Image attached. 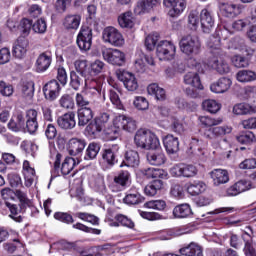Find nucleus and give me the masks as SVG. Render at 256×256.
<instances>
[{
	"mask_svg": "<svg viewBox=\"0 0 256 256\" xmlns=\"http://www.w3.org/2000/svg\"><path fill=\"white\" fill-rule=\"evenodd\" d=\"M207 47L210 49L211 56L208 59L207 65L214 69L220 75H225L231 71L229 64L225 61L227 53L221 48V39L212 36L207 41Z\"/></svg>",
	"mask_w": 256,
	"mask_h": 256,
	"instance_id": "nucleus-1",
	"label": "nucleus"
},
{
	"mask_svg": "<svg viewBox=\"0 0 256 256\" xmlns=\"http://www.w3.org/2000/svg\"><path fill=\"white\" fill-rule=\"evenodd\" d=\"M134 143L139 149H145L149 151L151 149H159V138L155 133L148 129L137 130L134 136Z\"/></svg>",
	"mask_w": 256,
	"mask_h": 256,
	"instance_id": "nucleus-2",
	"label": "nucleus"
},
{
	"mask_svg": "<svg viewBox=\"0 0 256 256\" xmlns=\"http://www.w3.org/2000/svg\"><path fill=\"white\" fill-rule=\"evenodd\" d=\"M179 47L184 55H187L188 57L199 55V53H201V42L197 36H183L179 42Z\"/></svg>",
	"mask_w": 256,
	"mask_h": 256,
	"instance_id": "nucleus-3",
	"label": "nucleus"
},
{
	"mask_svg": "<svg viewBox=\"0 0 256 256\" xmlns=\"http://www.w3.org/2000/svg\"><path fill=\"white\" fill-rule=\"evenodd\" d=\"M102 39L104 43H109L113 47H123L125 45L123 34L113 26H108L103 30Z\"/></svg>",
	"mask_w": 256,
	"mask_h": 256,
	"instance_id": "nucleus-4",
	"label": "nucleus"
},
{
	"mask_svg": "<svg viewBox=\"0 0 256 256\" xmlns=\"http://www.w3.org/2000/svg\"><path fill=\"white\" fill-rule=\"evenodd\" d=\"M104 61L116 67H123L127 62V56L119 49L107 48L102 51Z\"/></svg>",
	"mask_w": 256,
	"mask_h": 256,
	"instance_id": "nucleus-5",
	"label": "nucleus"
},
{
	"mask_svg": "<svg viewBox=\"0 0 256 256\" xmlns=\"http://www.w3.org/2000/svg\"><path fill=\"white\" fill-rule=\"evenodd\" d=\"M176 52L177 48L171 41L162 40L156 46V55L160 61H172Z\"/></svg>",
	"mask_w": 256,
	"mask_h": 256,
	"instance_id": "nucleus-6",
	"label": "nucleus"
},
{
	"mask_svg": "<svg viewBox=\"0 0 256 256\" xmlns=\"http://www.w3.org/2000/svg\"><path fill=\"white\" fill-rule=\"evenodd\" d=\"M76 43L80 51H89L93 45V29L87 25H82L77 35Z\"/></svg>",
	"mask_w": 256,
	"mask_h": 256,
	"instance_id": "nucleus-7",
	"label": "nucleus"
},
{
	"mask_svg": "<svg viewBox=\"0 0 256 256\" xmlns=\"http://www.w3.org/2000/svg\"><path fill=\"white\" fill-rule=\"evenodd\" d=\"M117 77L119 81L123 83L127 91L133 92L139 89V81L137 80V77H135V74L123 70L117 72Z\"/></svg>",
	"mask_w": 256,
	"mask_h": 256,
	"instance_id": "nucleus-8",
	"label": "nucleus"
},
{
	"mask_svg": "<svg viewBox=\"0 0 256 256\" xmlns=\"http://www.w3.org/2000/svg\"><path fill=\"white\" fill-rule=\"evenodd\" d=\"M117 155H119V145L114 144L102 149L101 157L103 163H106L108 167H114L117 163Z\"/></svg>",
	"mask_w": 256,
	"mask_h": 256,
	"instance_id": "nucleus-9",
	"label": "nucleus"
},
{
	"mask_svg": "<svg viewBox=\"0 0 256 256\" xmlns=\"http://www.w3.org/2000/svg\"><path fill=\"white\" fill-rule=\"evenodd\" d=\"M172 175L175 177H186V178H191L195 177L197 173H199V170H197V167L191 164H179L175 165L172 168Z\"/></svg>",
	"mask_w": 256,
	"mask_h": 256,
	"instance_id": "nucleus-10",
	"label": "nucleus"
},
{
	"mask_svg": "<svg viewBox=\"0 0 256 256\" xmlns=\"http://www.w3.org/2000/svg\"><path fill=\"white\" fill-rule=\"evenodd\" d=\"M200 23L203 33H211L215 27V16L213 12L207 8L200 12Z\"/></svg>",
	"mask_w": 256,
	"mask_h": 256,
	"instance_id": "nucleus-11",
	"label": "nucleus"
},
{
	"mask_svg": "<svg viewBox=\"0 0 256 256\" xmlns=\"http://www.w3.org/2000/svg\"><path fill=\"white\" fill-rule=\"evenodd\" d=\"M43 93L45 99L48 101H55V99H57L61 93V85H59L57 80H51L44 85Z\"/></svg>",
	"mask_w": 256,
	"mask_h": 256,
	"instance_id": "nucleus-12",
	"label": "nucleus"
},
{
	"mask_svg": "<svg viewBox=\"0 0 256 256\" xmlns=\"http://www.w3.org/2000/svg\"><path fill=\"white\" fill-rule=\"evenodd\" d=\"M51 63H53V54L51 51L42 52L36 59L35 65L37 72L45 73L51 67Z\"/></svg>",
	"mask_w": 256,
	"mask_h": 256,
	"instance_id": "nucleus-13",
	"label": "nucleus"
},
{
	"mask_svg": "<svg viewBox=\"0 0 256 256\" xmlns=\"http://www.w3.org/2000/svg\"><path fill=\"white\" fill-rule=\"evenodd\" d=\"M85 147H87V141L85 139L72 138L68 142V153L72 157H77L83 154Z\"/></svg>",
	"mask_w": 256,
	"mask_h": 256,
	"instance_id": "nucleus-14",
	"label": "nucleus"
},
{
	"mask_svg": "<svg viewBox=\"0 0 256 256\" xmlns=\"http://www.w3.org/2000/svg\"><path fill=\"white\" fill-rule=\"evenodd\" d=\"M116 127L128 133H133L137 129V121L131 117L120 115L116 119Z\"/></svg>",
	"mask_w": 256,
	"mask_h": 256,
	"instance_id": "nucleus-15",
	"label": "nucleus"
},
{
	"mask_svg": "<svg viewBox=\"0 0 256 256\" xmlns=\"http://www.w3.org/2000/svg\"><path fill=\"white\" fill-rule=\"evenodd\" d=\"M57 124L60 129H64L66 131L75 129V125H77V121L75 120V112H67L58 117Z\"/></svg>",
	"mask_w": 256,
	"mask_h": 256,
	"instance_id": "nucleus-16",
	"label": "nucleus"
},
{
	"mask_svg": "<svg viewBox=\"0 0 256 256\" xmlns=\"http://www.w3.org/2000/svg\"><path fill=\"white\" fill-rule=\"evenodd\" d=\"M163 144L168 155L179 153V138L168 134L163 138Z\"/></svg>",
	"mask_w": 256,
	"mask_h": 256,
	"instance_id": "nucleus-17",
	"label": "nucleus"
},
{
	"mask_svg": "<svg viewBox=\"0 0 256 256\" xmlns=\"http://www.w3.org/2000/svg\"><path fill=\"white\" fill-rule=\"evenodd\" d=\"M27 47H29V40L25 36H20L15 42L13 47V55L17 59H21L27 53Z\"/></svg>",
	"mask_w": 256,
	"mask_h": 256,
	"instance_id": "nucleus-18",
	"label": "nucleus"
},
{
	"mask_svg": "<svg viewBox=\"0 0 256 256\" xmlns=\"http://www.w3.org/2000/svg\"><path fill=\"white\" fill-rule=\"evenodd\" d=\"M210 177L213 180V185H215V187L229 183V172H227V170L214 169L210 172Z\"/></svg>",
	"mask_w": 256,
	"mask_h": 256,
	"instance_id": "nucleus-19",
	"label": "nucleus"
},
{
	"mask_svg": "<svg viewBox=\"0 0 256 256\" xmlns=\"http://www.w3.org/2000/svg\"><path fill=\"white\" fill-rule=\"evenodd\" d=\"M140 158L139 152L135 150H128L124 155V160L120 164V167H139Z\"/></svg>",
	"mask_w": 256,
	"mask_h": 256,
	"instance_id": "nucleus-20",
	"label": "nucleus"
},
{
	"mask_svg": "<svg viewBox=\"0 0 256 256\" xmlns=\"http://www.w3.org/2000/svg\"><path fill=\"white\" fill-rule=\"evenodd\" d=\"M63 27L67 31H77L79 25H81V15L79 14H69L63 19Z\"/></svg>",
	"mask_w": 256,
	"mask_h": 256,
	"instance_id": "nucleus-21",
	"label": "nucleus"
},
{
	"mask_svg": "<svg viewBox=\"0 0 256 256\" xmlns=\"http://www.w3.org/2000/svg\"><path fill=\"white\" fill-rule=\"evenodd\" d=\"M147 161L150 165L160 167V165H165L167 157L165 156L163 150H157L156 148L155 151L149 152L147 154Z\"/></svg>",
	"mask_w": 256,
	"mask_h": 256,
	"instance_id": "nucleus-22",
	"label": "nucleus"
},
{
	"mask_svg": "<svg viewBox=\"0 0 256 256\" xmlns=\"http://www.w3.org/2000/svg\"><path fill=\"white\" fill-rule=\"evenodd\" d=\"M232 83L231 79L222 77L217 82L210 85V91H212V93H226V91L231 89Z\"/></svg>",
	"mask_w": 256,
	"mask_h": 256,
	"instance_id": "nucleus-23",
	"label": "nucleus"
},
{
	"mask_svg": "<svg viewBox=\"0 0 256 256\" xmlns=\"http://www.w3.org/2000/svg\"><path fill=\"white\" fill-rule=\"evenodd\" d=\"M219 9L221 15H223V17H228L229 19H233V17H237V15L241 13V9L237 4L221 3Z\"/></svg>",
	"mask_w": 256,
	"mask_h": 256,
	"instance_id": "nucleus-24",
	"label": "nucleus"
},
{
	"mask_svg": "<svg viewBox=\"0 0 256 256\" xmlns=\"http://www.w3.org/2000/svg\"><path fill=\"white\" fill-rule=\"evenodd\" d=\"M163 4L165 7H172L169 11L170 17H177L185 11V2L177 0H164Z\"/></svg>",
	"mask_w": 256,
	"mask_h": 256,
	"instance_id": "nucleus-25",
	"label": "nucleus"
},
{
	"mask_svg": "<svg viewBox=\"0 0 256 256\" xmlns=\"http://www.w3.org/2000/svg\"><path fill=\"white\" fill-rule=\"evenodd\" d=\"M77 117L78 126L85 127L93 119V110L91 108H78Z\"/></svg>",
	"mask_w": 256,
	"mask_h": 256,
	"instance_id": "nucleus-26",
	"label": "nucleus"
},
{
	"mask_svg": "<svg viewBox=\"0 0 256 256\" xmlns=\"http://www.w3.org/2000/svg\"><path fill=\"white\" fill-rule=\"evenodd\" d=\"M83 83H85V87H88L89 79L85 76L79 75L75 71L70 72V87H72L74 91H79Z\"/></svg>",
	"mask_w": 256,
	"mask_h": 256,
	"instance_id": "nucleus-27",
	"label": "nucleus"
},
{
	"mask_svg": "<svg viewBox=\"0 0 256 256\" xmlns=\"http://www.w3.org/2000/svg\"><path fill=\"white\" fill-rule=\"evenodd\" d=\"M5 205L10 211L9 218L13 219V221L16 223H23V216H21V211L25 209V206H23V204L18 206L16 204H11L10 202H5Z\"/></svg>",
	"mask_w": 256,
	"mask_h": 256,
	"instance_id": "nucleus-28",
	"label": "nucleus"
},
{
	"mask_svg": "<svg viewBox=\"0 0 256 256\" xmlns=\"http://www.w3.org/2000/svg\"><path fill=\"white\" fill-rule=\"evenodd\" d=\"M123 201L126 205H139V203L145 201V197H143L137 189H130L127 191Z\"/></svg>",
	"mask_w": 256,
	"mask_h": 256,
	"instance_id": "nucleus-29",
	"label": "nucleus"
},
{
	"mask_svg": "<svg viewBox=\"0 0 256 256\" xmlns=\"http://www.w3.org/2000/svg\"><path fill=\"white\" fill-rule=\"evenodd\" d=\"M180 254L184 256H203V247L195 242H191L188 246L180 249Z\"/></svg>",
	"mask_w": 256,
	"mask_h": 256,
	"instance_id": "nucleus-30",
	"label": "nucleus"
},
{
	"mask_svg": "<svg viewBox=\"0 0 256 256\" xmlns=\"http://www.w3.org/2000/svg\"><path fill=\"white\" fill-rule=\"evenodd\" d=\"M242 241H244L243 253L245 256H256V250L253 246V237L249 233L244 232L241 235Z\"/></svg>",
	"mask_w": 256,
	"mask_h": 256,
	"instance_id": "nucleus-31",
	"label": "nucleus"
},
{
	"mask_svg": "<svg viewBox=\"0 0 256 256\" xmlns=\"http://www.w3.org/2000/svg\"><path fill=\"white\" fill-rule=\"evenodd\" d=\"M227 133H231V128L228 126H217L208 129L204 135L206 139H215L217 137H223V135H227Z\"/></svg>",
	"mask_w": 256,
	"mask_h": 256,
	"instance_id": "nucleus-32",
	"label": "nucleus"
},
{
	"mask_svg": "<svg viewBox=\"0 0 256 256\" xmlns=\"http://www.w3.org/2000/svg\"><path fill=\"white\" fill-rule=\"evenodd\" d=\"M163 189V180L156 179L147 184L144 188V193L148 197H155L159 191Z\"/></svg>",
	"mask_w": 256,
	"mask_h": 256,
	"instance_id": "nucleus-33",
	"label": "nucleus"
},
{
	"mask_svg": "<svg viewBox=\"0 0 256 256\" xmlns=\"http://www.w3.org/2000/svg\"><path fill=\"white\" fill-rule=\"evenodd\" d=\"M173 215L176 219H187L193 215V210L189 204H180L173 209Z\"/></svg>",
	"mask_w": 256,
	"mask_h": 256,
	"instance_id": "nucleus-34",
	"label": "nucleus"
},
{
	"mask_svg": "<svg viewBox=\"0 0 256 256\" xmlns=\"http://www.w3.org/2000/svg\"><path fill=\"white\" fill-rule=\"evenodd\" d=\"M184 83L185 85H190L194 87V89L203 90V84H201V78L197 72H188L184 75Z\"/></svg>",
	"mask_w": 256,
	"mask_h": 256,
	"instance_id": "nucleus-35",
	"label": "nucleus"
},
{
	"mask_svg": "<svg viewBox=\"0 0 256 256\" xmlns=\"http://www.w3.org/2000/svg\"><path fill=\"white\" fill-rule=\"evenodd\" d=\"M161 0H140L137 2L135 13L141 15V13H149L157 3Z\"/></svg>",
	"mask_w": 256,
	"mask_h": 256,
	"instance_id": "nucleus-36",
	"label": "nucleus"
},
{
	"mask_svg": "<svg viewBox=\"0 0 256 256\" xmlns=\"http://www.w3.org/2000/svg\"><path fill=\"white\" fill-rule=\"evenodd\" d=\"M118 23L122 29H133L135 25V20L133 18V12L128 11L121 14L118 17Z\"/></svg>",
	"mask_w": 256,
	"mask_h": 256,
	"instance_id": "nucleus-37",
	"label": "nucleus"
},
{
	"mask_svg": "<svg viewBox=\"0 0 256 256\" xmlns=\"http://www.w3.org/2000/svg\"><path fill=\"white\" fill-rule=\"evenodd\" d=\"M99 151H101V145L97 142L90 143L85 151L84 160L85 161H93V159H97V155H99Z\"/></svg>",
	"mask_w": 256,
	"mask_h": 256,
	"instance_id": "nucleus-38",
	"label": "nucleus"
},
{
	"mask_svg": "<svg viewBox=\"0 0 256 256\" xmlns=\"http://www.w3.org/2000/svg\"><path fill=\"white\" fill-rule=\"evenodd\" d=\"M205 189H207V185H205L203 181L195 180L188 185L187 192L192 196H196L201 195Z\"/></svg>",
	"mask_w": 256,
	"mask_h": 256,
	"instance_id": "nucleus-39",
	"label": "nucleus"
},
{
	"mask_svg": "<svg viewBox=\"0 0 256 256\" xmlns=\"http://www.w3.org/2000/svg\"><path fill=\"white\" fill-rule=\"evenodd\" d=\"M147 91L149 95H154L157 101H165L167 97L165 94V89L159 87V84L156 83L150 84Z\"/></svg>",
	"mask_w": 256,
	"mask_h": 256,
	"instance_id": "nucleus-40",
	"label": "nucleus"
},
{
	"mask_svg": "<svg viewBox=\"0 0 256 256\" xmlns=\"http://www.w3.org/2000/svg\"><path fill=\"white\" fill-rule=\"evenodd\" d=\"M114 183L120 187H127L131 183V173L127 170H122L114 177Z\"/></svg>",
	"mask_w": 256,
	"mask_h": 256,
	"instance_id": "nucleus-41",
	"label": "nucleus"
},
{
	"mask_svg": "<svg viewBox=\"0 0 256 256\" xmlns=\"http://www.w3.org/2000/svg\"><path fill=\"white\" fill-rule=\"evenodd\" d=\"M234 115H251L255 113V108L247 103H239L233 107Z\"/></svg>",
	"mask_w": 256,
	"mask_h": 256,
	"instance_id": "nucleus-42",
	"label": "nucleus"
},
{
	"mask_svg": "<svg viewBox=\"0 0 256 256\" xmlns=\"http://www.w3.org/2000/svg\"><path fill=\"white\" fill-rule=\"evenodd\" d=\"M236 79L240 83H249L256 80V73L251 70H240L236 74Z\"/></svg>",
	"mask_w": 256,
	"mask_h": 256,
	"instance_id": "nucleus-43",
	"label": "nucleus"
},
{
	"mask_svg": "<svg viewBox=\"0 0 256 256\" xmlns=\"http://www.w3.org/2000/svg\"><path fill=\"white\" fill-rule=\"evenodd\" d=\"M21 91L23 97L33 99V95H35V82L31 80L23 82Z\"/></svg>",
	"mask_w": 256,
	"mask_h": 256,
	"instance_id": "nucleus-44",
	"label": "nucleus"
},
{
	"mask_svg": "<svg viewBox=\"0 0 256 256\" xmlns=\"http://www.w3.org/2000/svg\"><path fill=\"white\" fill-rule=\"evenodd\" d=\"M75 165H77V161H75L73 157H66L60 169L62 175H69V173L75 169Z\"/></svg>",
	"mask_w": 256,
	"mask_h": 256,
	"instance_id": "nucleus-45",
	"label": "nucleus"
},
{
	"mask_svg": "<svg viewBox=\"0 0 256 256\" xmlns=\"http://www.w3.org/2000/svg\"><path fill=\"white\" fill-rule=\"evenodd\" d=\"M86 95L85 91L76 94L75 101L79 109H91V107H89V105H91V101L87 99Z\"/></svg>",
	"mask_w": 256,
	"mask_h": 256,
	"instance_id": "nucleus-46",
	"label": "nucleus"
},
{
	"mask_svg": "<svg viewBox=\"0 0 256 256\" xmlns=\"http://www.w3.org/2000/svg\"><path fill=\"white\" fill-rule=\"evenodd\" d=\"M198 121H200L203 127H215V125H221L223 123V119H215L209 116H199Z\"/></svg>",
	"mask_w": 256,
	"mask_h": 256,
	"instance_id": "nucleus-47",
	"label": "nucleus"
},
{
	"mask_svg": "<svg viewBox=\"0 0 256 256\" xmlns=\"http://www.w3.org/2000/svg\"><path fill=\"white\" fill-rule=\"evenodd\" d=\"M202 107L205 111H208V113H217L221 110V105L216 102L215 100H204L202 102Z\"/></svg>",
	"mask_w": 256,
	"mask_h": 256,
	"instance_id": "nucleus-48",
	"label": "nucleus"
},
{
	"mask_svg": "<svg viewBox=\"0 0 256 256\" xmlns=\"http://www.w3.org/2000/svg\"><path fill=\"white\" fill-rule=\"evenodd\" d=\"M238 143H241V145H249L250 143H255L256 138L255 134L251 131L243 132L239 136L236 137Z\"/></svg>",
	"mask_w": 256,
	"mask_h": 256,
	"instance_id": "nucleus-49",
	"label": "nucleus"
},
{
	"mask_svg": "<svg viewBox=\"0 0 256 256\" xmlns=\"http://www.w3.org/2000/svg\"><path fill=\"white\" fill-rule=\"evenodd\" d=\"M76 73L81 75L82 77H87L89 75V65L87 64V60H77L74 63Z\"/></svg>",
	"mask_w": 256,
	"mask_h": 256,
	"instance_id": "nucleus-50",
	"label": "nucleus"
},
{
	"mask_svg": "<svg viewBox=\"0 0 256 256\" xmlns=\"http://www.w3.org/2000/svg\"><path fill=\"white\" fill-rule=\"evenodd\" d=\"M32 31H34V33H38L39 35L45 34L47 32V21H45L44 18L36 20L32 24Z\"/></svg>",
	"mask_w": 256,
	"mask_h": 256,
	"instance_id": "nucleus-51",
	"label": "nucleus"
},
{
	"mask_svg": "<svg viewBox=\"0 0 256 256\" xmlns=\"http://www.w3.org/2000/svg\"><path fill=\"white\" fill-rule=\"evenodd\" d=\"M54 219H56V221H60L61 223H65L66 225L75 223L73 216L67 212H55Z\"/></svg>",
	"mask_w": 256,
	"mask_h": 256,
	"instance_id": "nucleus-52",
	"label": "nucleus"
},
{
	"mask_svg": "<svg viewBox=\"0 0 256 256\" xmlns=\"http://www.w3.org/2000/svg\"><path fill=\"white\" fill-rule=\"evenodd\" d=\"M59 105L63 109H75V101L69 94H64L59 99Z\"/></svg>",
	"mask_w": 256,
	"mask_h": 256,
	"instance_id": "nucleus-53",
	"label": "nucleus"
},
{
	"mask_svg": "<svg viewBox=\"0 0 256 256\" xmlns=\"http://www.w3.org/2000/svg\"><path fill=\"white\" fill-rule=\"evenodd\" d=\"M144 207H147L148 209H155L156 211H165L167 202H165V200H152L146 202Z\"/></svg>",
	"mask_w": 256,
	"mask_h": 256,
	"instance_id": "nucleus-54",
	"label": "nucleus"
},
{
	"mask_svg": "<svg viewBox=\"0 0 256 256\" xmlns=\"http://www.w3.org/2000/svg\"><path fill=\"white\" fill-rule=\"evenodd\" d=\"M115 221H118L122 227H127L128 229H134L135 228V222L131 220V218L127 217L123 214H117L114 217Z\"/></svg>",
	"mask_w": 256,
	"mask_h": 256,
	"instance_id": "nucleus-55",
	"label": "nucleus"
},
{
	"mask_svg": "<svg viewBox=\"0 0 256 256\" xmlns=\"http://www.w3.org/2000/svg\"><path fill=\"white\" fill-rule=\"evenodd\" d=\"M188 25L192 31L199 27V12L192 10L188 16Z\"/></svg>",
	"mask_w": 256,
	"mask_h": 256,
	"instance_id": "nucleus-56",
	"label": "nucleus"
},
{
	"mask_svg": "<svg viewBox=\"0 0 256 256\" xmlns=\"http://www.w3.org/2000/svg\"><path fill=\"white\" fill-rule=\"evenodd\" d=\"M133 103L139 111H147L149 109V101L143 96H137Z\"/></svg>",
	"mask_w": 256,
	"mask_h": 256,
	"instance_id": "nucleus-57",
	"label": "nucleus"
},
{
	"mask_svg": "<svg viewBox=\"0 0 256 256\" xmlns=\"http://www.w3.org/2000/svg\"><path fill=\"white\" fill-rule=\"evenodd\" d=\"M159 41V34H150L145 39V47L148 51H153Z\"/></svg>",
	"mask_w": 256,
	"mask_h": 256,
	"instance_id": "nucleus-58",
	"label": "nucleus"
},
{
	"mask_svg": "<svg viewBox=\"0 0 256 256\" xmlns=\"http://www.w3.org/2000/svg\"><path fill=\"white\" fill-rule=\"evenodd\" d=\"M24 179L26 187H31L35 181V168L24 170Z\"/></svg>",
	"mask_w": 256,
	"mask_h": 256,
	"instance_id": "nucleus-59",
	"label": "nucleus"
},
{
	"mask_svg": "<svg viewBox=\"0 0 256 256\" xmlns=\"http://www.w3.org/2000/svg\"><path fill=\"white\" fill-rule=\"evenodd\" d=\"M229 245L232 249H241V247H243V241H241L239 235L230 233Z\"/></svg>",
	"mask_w": 256,
	"mask_h": 256,
	"instance_id": "nucleus-60",
	"label": "nucleus"
},
{
	"mask_svg": "<svg viewBox=\"0 0 256 256\" xmlns=\"http://www.w3.org/2000/svg\"><path fill=\"white\" fill-rule=\"evenodd\" d=\"M31 28H33V23L31 22V20L23 18L20 22V29L24 37H27V35H29Z\"/></svg>",
	"mask_w": 256,
	"mask_h": 256,
	"instance_id": "nucleus-61",
	"label": "nucleus"
},
{
	"mask_svg": "<svg viewBox=\"0 0 256 256\" xmlns=\"http://www.w3.org/2000/svg\"><path fill=\"white\" fill-rule=\"evenodd\" d=\"M232 63L234 66L238 67V69H241L242 67H249V60L239 55L233 57Z\"/></svg>",
	"mask_w": 256,
	"mask_h": 256,
	"instance_id": "nucleus-62",
	"label": "nucleus"
},
{
	"mask_svg": "<svg viewBox=\"0 0 256 256\" xmlns=\"http://www.w3.org/2000/svg\"><path fill=\"white\" fill-rule=\"evenodd\" d=\"M110 101L117 109H123V103H121V99L119 98V94L115 90H110L109 92Z\"/></svg>",
	"mask_w": 256,
	"mask_h": 256,
	"instance_id": "nucleus-63",
	"label": "nucleus"
},
{
	"mask_svg": "<svg viewBox=\"0 0 256 256\" xmlns=\"http://www.w3.org/2000/svg\"><path fill=\"white\" fill-rule=\"evenodd\" d=\"M87 131L90 135H97V133H101V131H105L100 124L95 120L94 123H90L87 126Z\"/></svg>",
	"mask_w": 256,
	"mask_h": 256,
	"instance_id": "nucleus-64",
	"label": "nucleus"
}]
</instances>
